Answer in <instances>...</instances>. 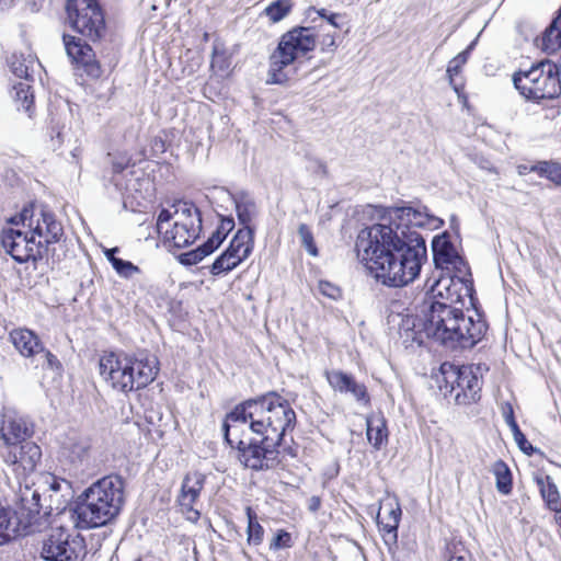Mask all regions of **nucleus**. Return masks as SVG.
Returning <instances> with one entry per match:
<instances>
[{"label": "nucleus", "mask_w": 561, "mask_h": 561, "mask_svg": "<svg viewBox=\"0 0 561 561\" xmlns=\"http://www.w3.org/2000/svg\"><path fill=\"white\" fill-rule=\"evenodd\" d=\"M536 482L547 506L556 513H561V497L553 479L550 476L537 477Z\"/></svg>", "instance_id": "nucleus-28"}, {"label": "nucleus", "mask_w": 561, "mask_h": 561, "mask_svg": "<svg viewBox=\"0 0 561 561\" xmlns=\"http://www.w3.org/2000/svg\"><path fill=\"white\" fill-rule=\"evenodd\" d=\"M288 453L290 454V456H295V454L293 453L291 448L288 449Z\"/></svg>", "instance_id": "nucleus-60"}, {"label": "nucleus", "mask_w": 561, "mask_h": 561, "mask_svg": "<svg viewBox=\"0 0 561 561\" xmlns=\"http://www.w3.org/2000/svg\"><path fill=\"white\" fill-rule=\"evenodd\" d=\"M14 3V0H0V7L2 9L9 8Z\"/></svg>", "instance_id": "nucleus-55"}, {"label": "nucleus", "mask_w": 561, "mask_h": 561, "mask_svg": "<svg viewBox=\"0 0 561 561\" xmlns=\"http://www.w3.org/2000/svg\"><path fill=\"white\" fill-rule=\"evenodd\" d=\"M236 209L240 224L244 227H250V222L256 215V205L254 201L245 195L236 199Z\"/></svg>", "instance_id": "nucleus-31"}, {"label": "nucleus", "mask_w": 561, "mask_h": 561, "mask_svg": "<svg viewBox=\"0 0 561 561\" xmlns=\"http://www.w3.org/2000/svg\"><path fill=\"white\" fill-rule=\"evenodd\" d=\"M450 224H451V227H453V228H456V227H457L458 222H457V217H456V216H454V215H453V216L450 217Z\"/></svg>", "instance_id": "nucleus-57"}, {"label": "nucleus", "mask_w": 561, "mask_h": 561, "mask_svg": "<svg viewBox=\"0 0 561 561\" xmlns=\"http://www.w3.org/2000/svg\"><path fill=\"white\" fill-rule=\"evenodd\" d=\"M317 13H318L321 18H323V19L328 20L329 14H328V11H327L325 9H320V10H318V11H317Z\"/></svg>", "instance_id": "nucleus-56"}, {"label": "nucleus", "mask_w": 561, "mask_h": 561, "mask_svg": "<svg viewBox=\"0 0 561 561\" xmlns=\"http://www.w3.org/2000/svg\"><path fill=\"white\" fill-rule=\"evenodd\" d=\"M113 268L121 277L124 278H130L134 274L140 272L138 266L134 265L129 261H124L122 259L113 260Z\"/></svg>", "instance_id": "nucleus-43"}, {"label": "nucleus", "mask_w": 561, "mask_h": 561, "mask_svg": "<svg viewBox=\"0 0 561 561\" xmlns=\"http://www.w3.org/2000/svg\"><path fill=\"white\" fill-rule=\"evenodd\" d=\"M64 45L68 57L72 62L83 67L84 71L93 78L101 75V70L94 60L92 48L81 38L71 35H64Z\"/></svg>", "instance_id": "nucleus-19"}, {"label": "nucleus", "mask_w": 561, "mask_h": 561, "mask_svg": "<svg viewBox=\"0 0 561 561\" xmlns=\"http://www.w3.org/2000/svg\"><path fill=\"white\" fill-rule=\"evenodd\" d=\"M68 20L76 32L96 41L104 31V18L95 0H68Z\"/></svg>", "instance_id": "nucleus-12"}, {"label": "nucleus", "mask_w": 561, "mask_h": 561, "mask_svg": "<svg viewBox=\"0 0 561 561\" xmlns=\"http://www.w3.org/2000/svg\"><path fill=\"white\" fill-rule=\"evenodd\" d=\"M321 506V499L319 496H311L309 499L308 507L311 512H317Z\"/></svg>", "instance_id": "nucleus-50"}, {"label": "nucleus", "mask_w": 561, "mask_h": 561, "mask_svg": "<svg viewBox=\"0 0 561 561\" xmlns=\"http://www.w3.org/2000/svg\"><path fill=\"white\" fill-rule=\"evenodd\" d=\"M316 45L317 36L311 27L298 26L283 34L270 58L268 82H286L288 76L285 68L312 51Z\"/></svg>", "instance_id": "nucleus-7"}, {"label": "nucleus", "mask_w": 561, "mask_h": 561, "mask_svg": "<svg viewBox=\"0 0 561 561\" xmlns=\"http://www.w3.org/2000/svg\"><path fill=\"white\" fill-rule=\"evenodd\" d=\"M139 184H140V185H142V184L150 185V182H149V180H142V182H141V183H139Z\"/></svg>", "instance_id": "nucleus-59"}, {"label": "nucleus", "mask_w": 561, "mask_h": 561, "mask_svg": "<svg viewBox=\"0 0 561 561\" xmlns=\"http://www.w3.org/2000/svg\"><path fill=\"white\" fill-rule=\"evenodd\" d=\"M1 455L3 460L13 467L15 473L22 476L34 471L41 460L42 451L35 443L26 442L2 450Z\"/></svg>", "instance_id": "nucleus-17"}, {"label": "nucleus", "mask_w": 561, "mask_h": 561, "mask_svg": "<svg viewBox=\"0 0 561 561\" xmlns=\"http://www.w3.org/2000/svg\"><path fill=\"white\" fill-rule=\"evenodd\" d=\"M117 252H119L118 248H112V249L104 250V255L111 262L112 265H113V260H119L118 257L115 256V254Z\"/></svg>", "instance_id": "nucleus-52"}, {"label": "nucleus", "mask_w": 561, "mask_h": 561, "mask_svg": "<svg viewBox=\"0 0 561 561\" xmlns=\"http://www.w3.org/2000/svg\"><path fill=\"white\" fill-rule=\"evenodd\" d=\"M432 250L436 267L461 271V266L465 265L462 257L459 255L457 248L451 243L447 232L433 239Z\"/></svg>", "instance_id": "nucleus-22"}, {"label": "nucleus", "mask_w": 561, "mask_h": 561, "mask_svg": "<svg viewBox=\"0 0 561 561\" xmlns=\"http://www.w3.org/2000/svg\"><path fill=\"white\" fill-rule=\"evenodd\" d=\"M10 336L15 348L25 357H36L43 351L39 339L31 330L18 329Z\"/></svg>", "instance_id": "nucleus-25"}, {"label": "nucleus", "mask_w": 561, "mask_h": 561, "mask_svg": "<svg viewBox=\"0 0 561 561\" xmlns=\"http://www.w3.org/2000/svg\"><path fill=\"white\" fill-rule=\"evenodd\" d=\"M32 428L23 417L3 415L0 420V437L3 442V450L30 442Z\"/></svg>", "instance_id": "nucleus-21"}, {"label": "nucleus", "mask_w": 561, "mask_h": 561, "mask_svg": "<svg viewBox=\"0 0 561 561\" xmlns=\"http://www.w3.org/2000/svg\"><path fill=\"white\" fill-rule=\"evenodd\" d=\"M13 90L15 101L25 112H30L34 99L31 85L27 82H19L13 87Z\"/></svg>", "instance_id": "nucleus-38"}, {"label": "nucleus", "mask_w": 561, "mask_h": 561, "mask_svg": "<svg viewBox=\"0 0 561 561\" xmlns=\"http://www.w3.org/2000/svg\"><path fill=\"white\" fill-rule=\"evenodd\" d=\"M296 425V413L290 403L275 392L257 399L247 400L227 414L222 424L224 434L242 432L249 427L268 444L282 445L288 431Z\"/></svg>", "instance_id": "nucleus-3"}, {"label": "nucleus", "mask_w": 561, "mask_h": 561, "mask_svg": "<svg viewBox=\"0 0 561 561\" xmlns=\"http://www.w3.org/2000/svg\"><path fill=\"white\" fill-rule=\"evenodd\" d=\"M234 221L232 218H224L220 221V225L218 226L217 230L213 232L211 237L208 238V240L205 242L206 248H208V251H211V253L222 243V241L226 239L227 234L233 229Z\"/></svg>", "instance_id": "nucleus-33"}, {"label": "nucleus", "mask_w": 561, "mask_h": 561, "mask_svg": "<svg viewBox=\"0 0 561 561\" xmlns=\"http://www.w3.org/2000/svg\"><path fill=\"white\" fill-rule=\"evenodd\" d=\"M515 442L519 446V448L527 454H529L528 450L533 449L531 445L527 442L523 433L516 436Z\"/></svg>", "instance_id": "nucleus-49"}, {"label": "nucleus", "mask_w": 561, "mask_h": 561, "mask_svg": "<svg viewBox=\"0 0 561 561\" xmlns=\"http://www.w3.org/2000/svg\"><path fill=\"white\" fill-rule=\"evenodd\" d=\"M291 8V0H276L265 8L264 14L272 23H277L289 14Z\"/></svg>", "instance_id": "nucleus-34"}, {"label": "nucleus", "mask_w": 561, "mask_h": 561, "mask_svg": "<svg viewBox=\"0 0 561 561\" xmlns=\"http://www.w3.org/2000/svg\"><path fill=\"white\" fill-rule=\"evenodd\" d=\"M559 67L551 61H542L530 69L519 70L513 76V83L527 100L553 99L561 92Z\"/></svg>", "instance_id": "nucleus-8"}, {"label": "nucleus", "mask_w": 561, "mask_h": 561, "mask_svg": "<svg viewBox=\"0 0 561 561\" xmlns=\"http://www.w3.org/2000/svg\"><path fill=\"white\" fill-rule=\"evenodd\" d=\"M36 61L35 59L28 55L27 57H24L23 55H12L10 59V67L12 72L19 77L28 79L31 77V72L34 70Z\"/></svg>", "instance_id": "nucleus-32"}, {"label": "nucleus", "mask_w": 561, "mask_h": 561, "mask_svg": "<svg viewBox=\"0 0 561 561\" xmlns=\"http://www.w3.org/2000/svg\"><path fill=\"white\" fill-rule=\"evenodd\" d=\"M205 484V476L198 471H192L183 478L181 490L178 495V503L182 513L191 522H197L201 513L196 508L202 490Z\"/></svg>", "instance_id": "nucleus-16"}, {"label": "nucleus", "mask_w": 561, "mask_h": 561, "mask_svg": "<svg viewBox=\"0 0 561 561\" xmlns=\"http://www.w3.org/2000/svg\"><path fill=\"white\" fill-rule=\"evenodd\" d=\"M469 56V49H466L459 53L456 57H454L447 67L446 73L449 80V84L454 89V91L460 96V93L463 89V83L457 81L456 77L461 72L463 65L467 62Z\"/></svg>", "instance_id": "nucleus-29"}, {"label": "nucleus", "mask_w": 561, "mask_h": 561, "mask_svg": "<svg viewBox=\"0 0 561 561\" xmlns=\"http://www.w3.org/2000/svg\"><path fill=\"white\" fill-rule=\"evenodd\" d=\"M541 47L548 54H552L561 48V26L558 25V21H553L545 31L541 37Z\"/></svg>", "instance_id": "nucleus-30"}, {"label": "nucleus", "mask_w": 561, "mask_h": 561, "mask_svg": "<svg viewBox=\"0 0 561 561\" xmlns=\"http://www.w3.org/2000/svg\"><path fill=\"white\" fill-rule=\"evenodd\" d=\"M480 366H462L455 371L456 386L453 389H459L456 393V400L462 403L474 402L480 398L481 378Z\"/></svg>", "instance_id": "nucleus-18"}, {"label": "nucleus", "mask_w": 561, "mask_h": 561, "mask_svg": "<svg viewBox=\"0 0 561 561\" xmlns=\"http://www.w3.org/2000/svg\"><path fill=\"white\" fill-rule=\"evenodd\" d=\"M531 171L561 185V163L543 161L531 168Z\"/></svg>", "instance_id": "nucleus-37"}, {"label": "nucleus", "mask_w": 561, "mask_h": 561, "mask_svg": "<svg viewBox=\"0 0 561 561\" xmlns=\"http://www.w3.org/2000/svg\"><path fill=\"white\" fill-rule=\"evenodd\" d=\"M510 428H511V431L513 433L514 439L516 438V436L518 434H522V431L519 430L516 421H512V424L510 425Z\"/></svg>", "instance_id": "nucleus-54"}, {"label": "nucleus", "mask_w": 561, "mask_h": 561, "mask_svg": "<svg viewBox=\"0 0 561 561\" xmlns=\"http://www.w3.org/2000/svg\"><path fill=\"white\" fill-rule=\"evenodd\" d=\"M253 245L254 230L251 227H243L234 234L226 251L241 263L251 254Z\"/></svg>", "instance_id": "nucleus-26"}, {"label": "nucleus", "mask_w": 561, "mask_h": 561, "mask_svg": "<svg viewBox=\"0 0 561 561\" xmlns=\"http://www.w3.org/2000/svg\"><path fill=\"white\" fill-rule=\"evenodd\" d=\"M2 247L16 262L42 259L45 251L35 237L28 231L5 229L2 232Z\"/></svg>", "instance_id": "nucleus-14"}, {"label": "nucleus", "mask_w": 561, "mask_h": 561, "mask_svg": "<svg viewBox=\"0 0 561 561\" xmlns=\"http://www.w3.org/2000/svg\"><path fill=\"white\" fill-rule=\"evenodd\" d=\"M157 230L171 245L188 247L195 242L202 231L201 213L192 203L176 202L170 208L160 211Z\"/></svg>", "instance_id": "nucleus-6"}, {"label": "nucleus", "mask_w": 561, "mask_h": 561, "mask_svg": "<svg viewBox=\"0 0 561 561\" xmlns=\"http://www.w3.org/2000/svg\"><path fill=\"white\" fill-rule=\"evenodd\" d=\"M486 324L478 313L465 314L461 307L424 300L419 313L405 314L399 323V335L405 346L422 345L433 339L444 346L470 348L484 335Z\"/></svg>", "instance_id": "nucleus-2"}, {"label": "nucleus", "mask_w": 561, "mask_h": 561, "mask_svg": "<svg viewBox=\"0 0 561 561\" xmlns=\"http://www.w3.org/2000/svg\"><path fill=\"white\" fill-rule=\"evenodd\" d=\"M125 190H126L127 192H130V191L136 190V188H135V185H127V186L125 187Z\"/></svg>", "instance_id": "nucleus-58"}, {"label": "nucleus", "mask_w": 561, "mask_h": 561, "mask_svg": "<svg viewBox=\"0 0 561 561\" xmlns=\"http://www.w3.org/2000/svg\"><path fill=\"white\" fill-rule=\"evenodd\" d=\"M298 234L301 241V245L306 249V251L312 255H318V248L316 245L313 233L309 226L306 224H300L298 227Z\"/></svg>", "instance_id": "nucleus-41"}, {"label": "nucleus", "mask_w": 561, "mask_h": 561, "mask_svg": "<svg viewBox=\"0 0 561 561\" xmlns=\"http://www.w3.org/2000/svg\"><path fill=\"white\" fill-rule=\"evenodd\" d=\"M366 436L368 443L376 449L380 450L388 443L389 431L386 417L382 413H371L366 419Z\"/></svg>", "instance_id": "nucleus-24"}, {"label": "nucleus", "mask_w": 561, "mask_h": 561, "mask_svg": "<svg viewBox=\"0 0 561 561\" xmlns=\"http://www.w3.org/2000/svg\"><path fill=\"white\" fill-rule=\"evenodd\" d=\"M114 173L123 172L130 164V157L127 153H108Z\"/></svg>", "instance_id": "nucleus-46"}, {"label": "nucleus", "mask_w": 561, "mask_h": 561, "mask_svg": "<svg viewBox=\"0 0 561 561\" xmlns=\"http://www.w3.org/2000/svg\"><path fill=\"white\" fill-rule=\"evenodd\" d=\"M209 249L206 248V244L198 247L197 249L190 251L187 253L182 254L181 262L185 265H194L197 264L199 261H202L205 256L211 253V251H208Z\"/></svg>", "instance_id": "nucleus-42"}, {"label": "nucleus", "mask_w": 561, "mask_h": 561, "mask_svg": "<svg viewBox=\"0 0 561 561\" xmlns=\"http://www.w3.org/2000/svg\"><path fill=\"white\" fill-rule=\"evenodd\" d=\"M84 538L62 526L51 527L43 540L41 556L46 561H80L85 556Z\"/></svg>", "instance_id": "nucleus-10"}, {"label": "nucleus", "mask_w": 561, "mask_h": 561, "mask_svg": "<svg viewBox=\"0 0 561 561\" xmlns=\"http://www.w3.org/2000/svg\"><path fill=\"white\" fill-rule=\"evenodd\" d=\"M505 422L510 426L512 424V421H515L513 409L510 407L508 412L504 413Z\"/></svg>", "instance_id": "nucleus-53"}, {"label": "nucleus", "mask_w": 561, "mask_h": 561, "mask_svg": "<svg viewBox=\"0 0 561 561\" xmlns=\"http://www.w3.org/2000/svg\"><path fill=\"white\" fill-rule=\"evenodd\" d=\"M456 561H465V560H463V558L460 557V558H457Z\"/></svg>", "instance_id": "nucleus-61"}, {"label": "nucleus", "mask_w": 561, "mask_h": 561, "mask_svg": "<svg viewBox=\"0 0 561 561\" xmlns=\"http://www.w3.org/2000/svg\"><path fill=\"white\" fill-rule=\"evenodd\" d=\"M249 523H248V542L250 545L257 546L263 541L264 529L256 520L255 515L251 508L247 510Z\"/></svg>", "instance_id": "nucleus-40"}, {"label": "nucleus", "mask_w": 561, "mask_h": 561, "mask_svg": "<svg viewBox=\"0 0 561 561\" xmlns=\"http://www.w3.org/2000/svg\"><path fill=\"white\" fill-rule=\"evenodd\" d=\"M319 291L331 299H339L341 297V289L336 285L327 282V280H320L318 284Z\"/></svg>", "instance_id": "nucleus-47"}, {"label": "nucleus", "mask_w": 561, "mask_h": 561, "mask_svg": "<svg viewBox=\"0 0 561 561\" xmlns=\"http://www.w3.org/2000/svg\"><path fill=\"white\" fill-rule=\"evenodd\" d=\"M340 18H341V15L339 13H331V14H329L327 22L334 28H340L341 27V24L339 23Z\"/></svg>", "instance_id": "nucleus-51"}, {"label": "nucleus", "mask_w": 561, "mask_h": 561, "mask_svg": "<svg viewBox=\"0 0 561 561\" xmlns=\"http://www.w3.org/2000/svg\"><path fill=\"white\" fill-rule=\"evenodd\" d=\"M380 222L392 225H401L405 231H413L411 228L437 229L443 226L444 221L439 217L431 215L424 210H417L412 207H396L388 210V215L381 218Z\"/></svg>", "instance_id": "nucleus-15"}, {"label": "nucleus", "mask_w": 561, "mask_h": 561, "mask_svg": "<svg viewBox=\"0 0 561 561\" xmlns=\"http://www.w3.org/2000/svg\"><path fill=\"white\" fill-rule=\"evenodd\" d=\"M210 66L219 72H227L230 67V58L220 43L214 44Z\"/></svg>", "instance_id": "nucleus-39"}, {"label": "nucleus", "mask_w": 561, "mask_h": 561, "mask_svg": "<svg viewBox=\"0 0 561 561\" xmlns=\"http://www.w3.org/2000/svg\"><path fill=\"white\" fill-rule=\"evenodd\" d=\"M125 503V481L118 474H108L92 483L77 505L76 526L98 528L114 520Z\"/></svg>", "instance_id": "nucleus-4"}, {"label": "nucleus", "mask_w": 561, "mask_h": 561, "mask_svg": "<svg viewBox=\"0 0 561 561\" xmlns=\"http://www.w3.org/2000/svg\"><path fill=\"white\" fill-rule=\"evenodd\" d=\"M359 260L387 287H404L419 275L427 259L425 240L416 231H405L386 222L362 229L356 240Z\"/></svg>", "instance_id": "nucleus-1"}, {"label": "nucleus", "mask_w": 561, "mask_h": 561, "mask_svg": "<svg viewBox=\"0 0 561 561\" xmlns=\"http://www.w3.org/2000/svg\"><path fill=\"white\" fill-rule=\"evenodd\" d=\"M239 264L240 262L239 260L236 259V256L225 251L215 260V262L210 266V273L215 276L226 274L236 268Z\"/></svg>", "instance_id": "nucleus-36"}, {"label": "nucleus", "mask_w": 561, "mask_h": 561, "mask_svg": "<svg viewBox=\"0 0 561 561\" xmlns=\"http://www.w3.org/2000/svg\"><path fill=\"white\" fill-rule=\"evenodd\" d=\"M99 367L101 376L113 389L129 392L154 380L159 362L145 352L133 355L110 353L100 358Z\"/></svg>", "instance_id": "nucleus-5"}, {"label": "nucleus", "mask_w": 561, "mask_h": 561, "mask_svg": "<svg viewBox=\"0 0 561 561\" xmlns=\"http://www.w3.org/2000/svg\"><path fill=\"white\" fill-rule=\"evenodd\" d=\"M36 358L38 362L36 366H42V368L58 369L60 366L57 357L44 347L43 351L39 352V354L36 356Z\"/></svg>", "instance_id": "nucleus-44"}, {"label": "nucleus", "mask_w": 561, "mask_h": 561, "mask_svg": "<svg viewBox=\"0 0 561 561\" xmlns=\"http://www.w3.org/2000/svg\"><path fill=\"white\" fill-rule=\"evenodd\" d=\"M291 547V536L286 530H278L270 542L271 550H279Z\"/></svg>", "instance_id": "nucleus-45"}, {"label": "nucleus", "mask_w": 561, "mask_h": 561, "mask_svg": "<svg viewBox=\"0 0 561 561\" xmlns=\"http://www.w3.org/2000/svg\"><path fill=\"white\" fill-rule=\"evenodd\" d=\"M14 226L26 227L45 252L50 244L57 243L64 236V227L55 214L43 206L31 204L9 220Z\"/></svg>", "instance_id": "nucleus-9"}, {"label": "nucleus", "mask_w": 561, "mask_h": 561, "mask_svg": "<svg viewBox=\"0 0 561 561\" xmlns=\"http://www.w3.org/2000/svg\"><path fill=\"white\" fill-rule=\"evenodd\" d=\"M325 378L331 388L340 393L351 394L358 403L367 405L370 401L367 388L358 382L352 375L339 369L325 371Z\"/></svg>", "instance_id": "nucleus-20"}, {"label": "nucleus", "mask_w": 561, "mask_h": 561, "mask_svg": "<svg viewBox=\"0 0 561 561\" xmlns=\"http://www.w3.org/2000/svg\"><path fill=\"white\" fill-rule=\"evenodd\" d=\"M320 46L323 51H333L336 48L335 32L323 34L322 38L320 39Z\"/></svg>", "instance_id": "nucleus-48"}, {"label": "nucleus", "mask_w": 561, "mask_h": 561, "mask_svg": "<svg viewBox=\"0 0 561 561\" xmlns=\"http://www.w3.org/2000/svg\"><path fill=\"white\" fill-rule=\"evenodd\" d=\"M225 439L231 447H236L238 450L237 457L241 465L245 468L253 470H268L276 467L279 463L278 455L279 447L274 443L261 438L260 440H253L244 443L240 438V432H231V435L226 436Z\"/></svg>", "instance_id": "nucleus-11"}, {"label": "nucleus", "mask_w": 561, "mask_h": 561, "mask_svg": "<svg viewBox=\"0 0 561 561\" xmlns=\"http://www.w3.org/2000/svg\"><path fill=\"white\" fill-rule=\"evenodd\" d=\"M427 294L424 300L462 307V299L471 297L472 284L459 276L440 275L432 284L426 282Z\"/></svg>", "instance_id": "nucleus-13"}, {"label": "nucleus", "mask_w": 561, "mask_h": 561, "mask_svg": "<svg viewBox=\"0 0 561 561\" xmlns=\"http://www.w3.org/2000/svg\"><path fill=\"white\" fill-rule=\"evenodd\" d=\"M400 517L401 508L399 503L387 502L380 506L377 524L382 533L383 541L388 546L397 543Z\"/></svg>", "instance_id": "nucleus-23"}, {"label": "nucleus", "mask_w": 561, "mask_h": 561, "mask_svg": "<svg viewBox=\"0 0 561 561\" xmlns=\"http://www.w3.org/2000/svg\"><path fill=\"white\" fill-rule=\"evenodd\" d=\"M25 527L13 510L0 506V546L19 536Z\"/></svg>", "instance_id": "nucleus-27"}, {"label": "nucleus", "mask_w": 561, "mask_h": 561, "mask_svg": "<svg viewBox=\"0 0 561 561\" xmlns=\"http://www.w3.org/2000/svg\"><path fill=\"white\" fill-rule=\"evenodd\" d=\"M494 474L496 478V489L502 494H510L512 491V476L510 469L503 461L494 465Z\"/></svg>", "instance_id": "nucleus-35"}]
</instances>
